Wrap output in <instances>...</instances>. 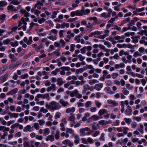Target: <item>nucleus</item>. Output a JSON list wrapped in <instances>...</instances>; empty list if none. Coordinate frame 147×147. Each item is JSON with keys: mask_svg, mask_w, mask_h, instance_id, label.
I'll return each instance as SVG.
<instances>
[{"mask_svg": "<svg viewBox=\"0 0 147 147\" xmlns=\"http://www.w3.org/2000/svg\"><path fill=\"white\" fill-rule=\"evenodd\" d=\"M99 140L103 141H105V134L104 133H102L101 134L99 138Z\"/></svg>", "mask_w": 147, "mask_h": 147, "instance_id": "41", "label": "nucleus"}, {"mask_svg": "<svg viewBox=\"0 0 147 147\" xmlns=\"http://www.w3.org/2000/svg\"><path fill=\"white\" fill-rule=\"evenodd\" d=\"M81 36L80 35H78L76 36L74 38V40L77 41V42L79 43L81 41Z\"/></svg>", "mask_w": 147, "mask_h": 147, "instance_id": "47", "label": "nucleus"}, {"mask_svg": "<svg viewBox=\"0 0 147 147\" xmlns=\"http://www.w3.org/2000/svg\"><path fill=\"white\" fill-rule=\"evenodd\" d=\"M60 133L59 130L57 129L55 133V138L57 140H58L59 138V136L60 135Z\"/></svg>", "mask_w": 147, "mask_h": 147, "instance_id": "48", "label": "nucleus"}, {"mask_svg": "<svg viewBox=\"0 0 147 147\" xmlns=\"http://www.w3.org/2000/svg\"><path fill=\"white\" fill-rule=\"evenodd\" d=\"M107 102L108 104H111L113 107H116L118 105V103L115 100L111 99L107 100Z\"/></svg>", "mask_w": 147, "mask_h": 147, "instance_id": "4", "label": "nucleus"}, {"mask_svg": "<svg viewBox=\"0 0 147 147\" xmlns=\"http://www.w3.org/2000/svg\"><path fill=\"white\" fill-rule=\"evenodd\" d=\"M27 37H25L23 39V41L24 42L26 43L27 45H29L32 43L33 40H32V36H30L28 39V42H27Z\"/></svg>", "mask_w": 147, "mask_h": 147, "instance_id": "5", "label": "nucleus"}, {"mask_svg": "<svg viewBox=\"0 0 147 147\" xmlns=\"http://www.w3.org/2000/svg\"><path fill=\"white\" fill-rule=\"evenodd\" d=\"M46 118H48V119L49 120L52 121L53 118V116L51 115L50 113H47L45 115Z\"/></svg>", "mask_w": 147, "mask_h": 147, "instance_id": "24", "label": "nucleus"}, {"mask_svg": "<svg viewBox=\"0 0 147 147\" xmlns=\"http://www.w3.org/2000/svg\"><path fill=\"white\" fill-rule=\"evenodd\" d=\"M87 144H92L94 142V141L93 139L91 137H89L87 138Z\"/></svg>", "mask_w": 147, "mask_h": 147, "instance_id": "54", "label": "nucleus"}, {"mask_svg": "<svg viewBox=\"0 0 147 147\" xmlns=\"http://www.w3.org/2000/svg\"><path fill=\"white\" fill-rule=\"evenodd\" d=\"M7 9L8 11H16L17 10L14 8V7L11 5H9L7 7Z\"/></svg>", "mask_w": 147, "mask_h": 147, "instance_id": "18", "label": "nucleus"}, {"mask_svg": "<svg viewBox=\"0 0 147 147\" xmlns=\"http://www.w3.org/2000/svg\"><path fill=\"white\" fill-rule=\"evenodd\" d=\"M69 26V24L68 23L64 22L61 24V28H64L65 27L68 28Z\"/></svg>", "mask_w": 147, "mask_h": 147, "instance_id": "38", "label": "nucleus"}, {"mask_svg": "<svg viewBox=\"0 0 147 147\" xmlns=\"http://www.w3.org/2000/svg\"><path fill=\"white\" fill-rule=\"evenodd\" d=\"M75 140L74 141V142L76 144H78L79 142L80 137L78 135H76L74 136Z\"/></svg>", "mask_w": 147, "mask_h": 147, "instance_id": "30", "label": "nucleus"}, {"mask_svg": "<svg viewBox=\"0 0 147 147\" xmlns=\"http://www.w3.org/2000/svg\"><path fill=\"white\" fill-rule=\"evenodd\" d=\"M82 15L79 10L72 11L70 13V15L72 17H74L75 16H82Z\"/></svg>", "mask_w": 147, "mask_h": 147, "instance_id": "6", "label": "nucleus"}, {"mask_svg": "<svg viewBox=\"0 0 147 147\" xmlns=\"http://www.w3.org/2000/svg\"><path fill=\"white\" fill-rule=\"evenodd\" d=\"M64 31L63 30H61L59 31V37L60 38H63L64 37V35H63V33Z\"/></svg>", "mask_w": 147, "mask_h": 147, "instance_id": "53", "label": "nucleus"}, {"mask_svg": "<svg viewBox=\"0 0 147 147\" xmlns=\"http://www.w3.org/2000/svg\"><path fill=\"white\" fill-rule=\"evenodd\" d=\"M130 20V18H128L122 21L121 23V26H123L125 23L128 22Z\"/></svg>", "mask_w": 147, "mask_h": 147, "instance_id": "44", "label": "nucleus"}, {"mask_svg": "<svg viewBox=\"0 0 147 147\" xmlns=\"http://www.w3.org/2000/svg\"><path fill=\"white\" fill-rule=\"evenodd\" d=\"M55 140L54 136L53 135H49L46 139V140L47 141H50L52 142Z\"/></svg>", "mask_w": 147, "mask_h": 147, "instance_id": "19", "label": "nucleus"}, {"mask_svg": "<svg viewBox=\"0 0 147 147\" xmlns=\"http://www.w3.org/2000/svg\"><path fill=\"white\" fill-rule=\"evenodd\" d=\"M29 20V19L28 18H23L22 17L21 18V20L22 22L23 23H24V22H28Z\"/></svg>", "mask_w": 147, "mask_h": 147, "instance_id": "63", "label": "nucleus"}, {"mask_svg": "<svg viewBox=\"0 0 147 147\" xmlns=\"http://www.w3.org/2000/svg\"><path fill=\"white\" fill-rule=\"evenodd\" d=\"M91 118L94 121H97L99 119V117L96 115H94L91 117Z\"/></svg>", "mask_w": 147, "mask_h": 147, "instance_id": "52", "label": "nucleus"}, {"mask_svg": "<svg viewBox=\"0 0 147 147\" xmlns=\"http://www.w3.org/2000/svg\"><path fill=\"white\" fill-rule=\"evenodd\" d=\"M84 90H83V93H85L86 91L89 90L90 89V86L88 84L85 85L83 86Z\"/></svg>", "mask_w": 147, "mask_h": 147, "instance_id": "25", "label": "nucleus"}, {"mask_svg": "<svg viewBox=\"0 0 147 147\" xmlns=\"http://www.w3.org/2000/svg\"><path fill=\"white\" fill-rule=\"evenodd\" d=\"M92 104V102L91 101H88L85 103V107L86 108L90 107L91 106Z\"/></svg>", "mask_w": 147, "mask_h": 147, "instance_id": "36", "label": "nucleus"}, {"mask_svg": "<svg viewBox=\"0 0 147 147\" xmlns=\"http://www.w3.org/2000/svg\"><path fill=\"white\" fill-rule=\"evenodd\" d=\"M125 65L123 63H121L119 64H116L115 65V68L116 69L124 67Z\"/></svg>", "mask_w": 147, "mask_h": 147, "instance_id": "31", "label": "nucleus"}, {"mask_svg": "<svg viewBox=\"0 0 147 147\" xmlns=\"http://www.w3.org/2000/svg\"><path fill=\"white\" fill-rule=\"evenodd\" d=\"M57 84L59 86H61L63 84V79L61 78H58L57 80Z\"/></svg>", "mask_w": 147, "mask_h": 147, "instance_id": "32", "label": "nucleus"}, {"mask_svg": "<svg viewBox=\"0 0 147 147\" xmlns=\"http://www.w3.org/2000/svg\"><path fill=\"white\" fill-rule=\"evenodd\" d=\"M101 16L102 17H104L105 18H107L111 17V13H107V15L105 12L102 13L101 15Z\"/></svg>", "mask_w": 147, "mask_h": 147, "instance_id": "28", "label": "nucleus"}, {"mask_svg": "<svg viewBox=\"0 0 147 147\" xmlns=\"http://www.w3.org/2000/svg\"><path fill=\"white\" fill-rule=\"evenodd\" d=\"M31 12L34 13L35 14L38 16H39V15L41 13L40 11L33 7L31 9Z\"/></svg>", "mask_w": 147, "mask_h": 147, "instance_id": "10", "label": "nucleus"}, {"mask_svg": "<svg viewBox=\"0 0 147 147\" xmlns=\"http://www.w3.org/2000/svg\"><path fill=\"white\" fill-rule=\"evenodd\" d=\"M99 81L96 79H91L89 81V84L90 85H92L95 83H99Z\"/></svg>", "mask_w": 147, "mask_h": 147, "instance_id": "20", "label": "nucleus"}, {"mask_svg": "<svg viewBox=\"0 0 147 147\" xmlns=\"http://www.w3.org/2000/svg\"><path fill=\"white\" fill-rule=\"evenodd\" d=\"M79 131L80 136H84L86 135H89L91 134L93 132L92 130L88 127L80 129Z\"/></svg>", "mask_w": 147, "mask_h": 147, "instance_id": "2", "label": "nucleus"}, {"mask_svg": "<svg viewBox=\"0 0 147 147\" xmlns=\"http://www.w3.org/2000/svg\"><path fill=\"white\" fill-rule=\"evenodd\" d=\"M78 58L79 59L80 61H84L85 59V57L83 56L82 55L80 54L77 56Z\"/></svg>", "mask_w": 147, "mask_h": 147, "instance_id": "56", "label": "nucleus"}, {"mask_svg": "<svg viewBox=\"0 0 147 147\" xmlns=\"http://www.w3.org/2000/svg\"><path fill=\"white\" fill-rule=\"evenodd\" d=\"M61 116V113L59 112H57V113H56L55 116V119H59L60 118Z\"/></svg>", "mask_w": 147, "mask_h": 147, "instance_id": "64", "label": "nucleus"}, {"mask_svg": "<svg viewBox=\"0 0 147 147\" xmlns=\"http://www.w3.org/2000/svg\"><path fill=\"white\" fill-rule=\"evenodd\" d=\"M8 114L9 115L10 117H11L17 118L19 117V114L18 113H11V112H9L8 113Z\"/></svg>", "mask_w": 147, "mask_h": 147, "instance_id": "23", "label": "nucleus"}, {"mask_svg": "<svg viewBox=\"0 0 147 147\" xmlns=\"http://www.w3.org/2000/svg\"><path fill=\"white\" fill-rule=\"evenodd\" d=\"M50 133V130L49 128H45L43 129V135L44 136H46L49 135Z\"/></svg>", "mask_w": 147, "mask_h": 147, "instance_id": "16", "label": "nucleus"}, {"mask_svg": "<svg viewBox=\"0 0 147 147\" xmlns=\"http://www.w3.org/2000/svg\"><path fill=\"white\" fill-rule=\"evenodd\" d=\"M46 107L51 111H54L59 110L61 107V106L56 101H52L49 104L46 103Z\"/></svg>", "mask_w": 147, "mask_h": 147, "instance_id": "1", "label": "nucleus"}, {"mask_svg": "<svg viewBox=\"0 0 147 147\" xmlns=\"http://www.w3.org/2000/svg\"><path fill=\"white\" fill-rule=\"evenodd\" d=\"M59 12L58 11H53V12L52 14L51 15V18L53 19H54L56 18V15H57L58 13Z\"/></svg>", "mask_w": 147, "mask_h": 147, "instance_id": "40", "label": "nucleus"}, {"mask_svg": "<svg viewBox=\"0 0 147 147\" xmlns=\"http://www.w3.org/2000/svg\"><path fill=\"white\" fill-rule=\"evenodd\" d=\"M51 54L52 55L55 54L56 56L59 57L60 55V53L59 52V50H56L55 51L52 53Z\"/></svg>", "mask_w": 147, "mask_h": 147, "instance_id": "39", "label": "nucleus"}, {"mask_svg": "<svg viewBox=\"0 0 147 147\" xmlns=\"http://www.w3.org/2000/svg\"><path fill=\"white\" fill-rule=\"evenodd\" d=\"M62 143L65 145H68L70 147H72L73 145V143L68 139L63 141L62 142Z\"/></svg>", "mask_w": 147, "mask_h": 147, "instance_id": "7", "label": "nucleus"}, {"mask_svg": "<svg viewBox=\"0 0 147 147\" xmlns=\"http://www.w3.org/2000/svg\"><path fill=\"white\" fill-rule=\"evenodd\" d=\"M121 107H124L125 106L124 104L127 106V107H130L129 105V102L128 100H126L124 101H121Z\"/></svg>", "mask_w": 147, "mask_h": 147, "instance_id": "17", "label": "nucleus"}, {"mask_svg": "<svg viewBox=\"0 0 147 147\" xmlns=\"http://www.w3.org/2000/svg\"><path fill=\"white\" fill-rule=\"evenodd\" d=\"M94 103L95 105L98 108H100L102 106V103L99 101L95 100L94 102Z\"/></svg>", "mask_w": 147, "mask_h": 147, "instance_id": "37", "label": "nucleus"}, {"mask_svg": "<svg viewBox=\"0 0 147 147\" xmlns=\"http://www.w3.org/2000/svg\"><path fill=\"white\" fill-rule=\"evenodd\" d=\"M87 19L88 20L92 21L93 20L95 21L97 20V18L96 17H89L87 18Z\"/></svg>", "mask_w": 147, "mask_h": 147, "instance_id": "61", "label": "nucleus"}, {"mask_svg": "<svg viewBox=\"0 0 147 147\" xmlns=\"http://www.w3.org/2000/svg\"><path fill=\"white\" fill-rule=\"evenodd\" d=\"M85 69L84 68H80L76 69V75H77L80 73H81L83 72Z\"/></svg>", "mask_w": 147, "mask_h": 147, "instance_id": "33", "label": "nucleus"}, {"mask_svg": "<svg viewBox=\"0 0 147 147\" xmlns=\"http://www.w3.org/2000/svg\"><path fill=\"white\" fill-rule=\"evenodd\" d=\"M76 119V117L73 115H71L68 118L69 121L72 122L74 121Z\"/></svg>", "mask_w": 147, "mask_h": 147, "instance_id": "35", "label": "nucleus"}, {"mask_svg": "<svg viewBox=\"0 0 147 147\" xmlns=\"http://www.w3.org/2000/svg\"><path fill=\"white\" fill-rule=\"evenodd\" d=\"M6 16L4 14H2L0 16V20L2 22H4L5 20Z\"/></svg>", "mask_w": 147, "mask_h": 147, "instance_id": "50", "label": "nucleus"}, {"mask_svg": "<svg viewBox=\"0 0 147 147\" xmlns=\"http://www.w3.org/2000/svg\"><path fill=\"white\" fill-rule=\"evenodd\" d=\"M59 102L64 107L69 105V103L68 102L65 101L64 99L62 98L60 99Z\"/></svg>", "mask_w": 147, "mask_h": 147, "instance_id": "15", "label": "nucleus"}, {"mask_svg": "<svg viewBox=\"0 0 147 147\" xmlns=\"http://www.w3.org/2000/svg\"><path fill=\"white\" fill-rule=\"evenodd\" d=\"M56 90V85L55 84H52L51 86L49 87L47 89V92H49L51 90Z\"/></svg>", "mask_w": 147, "mask_h": 147, "instance_id": "9", "label": "nucleus"}, {"mask_svg": "<svg viewBox=\"0 0 147 147\" xmlns=\"http://www.w3.org/2000/svg\"><path fill=\"white\" fill-rule=\"evenodd\" d=\"M7 5V3L5 1H0V7L6 6Z\"/></svg>", "mask_w": 147, "mask_h": 147, "instance_id": "45", "label": "nucleus"}, {"mask_svg": "<svg viewBox=\"0 0 147 147\" xmlns=\"http://www.w3.org/2000/svg\"><path fill=\"white\" fill-rule=\"evenodd\" d=\"M139 20L137 17H135L131 21V22L129 23V24L131 26L134 25L135 24V23Z\"/></svg>", "mask_w": 147, "mask_h": 147, "instance_id": "26", "label": "nucleus"}, {"mask_svg": "<svg viewBox=\"0 0 147 147\" xmlns=\"http://www.w3.org/2000/svg\"><path fill=\"white\" fill-rule=\"evenodd\" d=\"M82 143L85 144H87V139H86L85 138H82L81 139Z\"/></svg>", "mask_w": 147, "mask_h": 147, "instance_id": "60", "label": "nucleus"}, {"mask_svg": "<svg viewBox=\"0 0 147 147\" xmlns=\"http://www.w3.org/2000/svg\"><path fill=\"white\" fill-rule=\"evenodd\" d=\"M76 109L75 107H72L71 108H69L67 109L66 110V113H73L75 112Z\"/></svg>", "mask_w": 147, "mask_h": 147, "instance_id": "14", "label": "nucleus"}, {"mask_svg": "<svg viewBox=\"0 0 147 147\" xmlns=\"http://www.w3.org/2000/svg\"><path fill=\"white\" fill-rule=\"evenodd\" d=\"M100 32L98 31H96L94 32L91 33L89 35V37H91L92 36L96 34H100Z\"/></svg>", "mask_w": 147, "mask_h": 147, "instance_id": "49", "label": "nucleus"}, {"mask_svg": "<svg viewBox=\"0 0 147 147\" xmlns=\"http://www.w3.org/2000/svg\"><path fill=\"white\" fill-rule=\"evenodd\" d=\"M107 110L104 109H100L98 111V114L100 115H102L105 113H107Z\"/></svg>", "mask_w": 147, "mask_h": 147, "instance_id": "21", "label": "nucleus"}, {"mask_svg": "<svg viewBox=\"0 0 147 147\" xmlns=\"http://www.w3.org/2000/svg\"><path fill=\"white\" fill-rule=\"evenodd\" d=\"M60 71V69L59 68H57L55 69V70L52 71L51 73L53 75H56L57 74V73L59 72Z\"/></svg>", "mask_w": 147, "mask_h": 147, "instance_id": "42", "label": "nucleus"}, {"mask_svg": "<svg viewBox=\"0 0 147 147\" xmlns=\"http://www.w3.org/2000/svg\"><path fill=\"white\" fill-rule=\"evenodd\" d=\"M122 89L123 90L122 92L123 94L125 95H127L129 94V92L126 88H122Z\"/></svg>", "mask_w": 147, "mask_h": 147, "instance_id": "51", "label": "nucleus"}, {"mask_svg": "<svg viewBox=\"0 0 147 147\" xmlns=\"http://www.w3.org/2000/svg\"><path fill=\"white\" fill-rule=\"evenodd\" d=\"M105 91L107 93L110 94H113V92L111 90L110 88L109 87H106L105 88Z\"/></svg>", "mask_w": 147, "mask_h": 147, "instance_id": "22", "label": "nucleus"}, {"mask_svg": "<svg viewBox=\"0 0 147 147\" xmlns=\"http://www.w3.org/2000/svg\"><path fill=\"white\" fill-rule=\"evenodd\" d=\"M39 125L40 126L44 125L45 123V121L43 119H40L38 121Z\"/></svg>", "mask_w": 147, "mask_h": 147, "instance_id": "46", "label": "nucleus"}, {"mask_svg": "<svg viewBox=\"0 0 147 147\" xmlns=\"http://www.w3.org/2000/svg\"><path fill=\"white\" fill-rule=\"evenodd\" d=\"M34 129L30 125H28L25 127L23 129V131L24 132L33 131Z\"/></svg>", "mask_w": 147, "mask_h": 147, "instance_id": "3", "label": "nucleus"}, {"mask_svg": "<svg viewBox=\"0 0 147 147\" xmlns=\"http://www.w3.org/2000/svg\"><path fill=\"white\" fill-rule=\"evenodd\" d=\"M92 24L91 25H87L86 26L87 28V31L89 32H90L94 30V28L93 26V25Z\"/></svg>", "mask_w": 147, "mask_h": 147, "instance_id": "29", "label": "nucleus"}, {"mask_svg": "<svg viewBox=\"0 0 147 147\" xmlns=\"http://www.w3.org/2000/svg\"><path fill=\"white\" fill-rule=\"evenodd\" d=\"M10 45L12 47H16L18 45V42L17 41H15L14 42H11L10 43Z\"/></svg>", "mask_w": 147, "mask_h": 147, "instance_id": "57", "label": "nucleus"}, {"mask_svg": "<svg viewBox=\"0 0 147 147\" xmlns=\"http://www.w3.org/2000/svg\"><path fill=\"white\" fill-rule=\"evenodd\" d=\"M125 114L127 115H130L132 114V111L130 107H127L125 111Z\"/></svg>", "mask_w": 147, "mask_h": 147, "instance_id": "11", "label": "nucleus"}, {"mask_svg": "<svg viewBox=\"0 0 147 147\" xmlns=\"http://www.w3.org/2000/svg\"><path fill=\"white\" fill-rule=\"evenodd\" d=\"M103 86V85L102 83H100L95 84L94 87V88L98 91H99L101 90Z\"/></svg>", "mask_w": 147, "mask_h": 147, "instance_id": "8", "label": "nucleus"}, {"mask_svg": "<svg viewBox=\"0 0 147 147\" xmlns=\"http://www.w3.org/2000/svg\"><path fill=\"white\" fill-rule=\"evenodd\" d=\"M115 39L117 40H118L117 42H124L123 39H121V36H117L115 37Z\"/></svg>", "mask_w": 147, "mask_h": 147, "instance_id": "43", "label": "nucleus"}, {"mask_svg": "<svg viewBox=\"0 0 147 147\" xmlns=\"http://www.w3.org/2000/svg\"><path fill=\"white\" fill-rule=\"evenodd\" d=\"M118 18V16H116L115 18H111L110 20H109L108 21V23H112L115 21V19H117Z\"/></svg>", "mask_w": 147, "mask_h": 147, "instance_id": "58", "label": "nucleus"}, {"mask_svg": "<svg viewBox=\"0 0 147 147\" xmlns=\"http://www.w3.org/2000/svg\"><path fill=\"white\" fill-rule=\"evenodd\" d=\"M47 38L52 40L54 41L56 40L57 39V37L56 35H50L48 36Z\"/></svg>", "mask_w": 147, "mask_h": 147, "instance_id": "27", "label": "nucleus"}, {"mask_svg": "<svg viewBox=\"0 0 147 147\" xmlns=\"http://www.w3.org/2000/svg\"><path fill=\"white\" fill-rule=\"evenodd\" d=\"M80 12L82 14V16L84 15L88 14L90 12V10L89 9H86L85 10L82 9L80 10Z\"/></svg>", "mask_w": 147, "mask_h": 147, "instance_id": "12", "label": "nucleus"}, {"mask_svg": "<svg viewBox=\"0 0 147 147\" xmlns=\"http://www.w3.org/2000/svg\"><path fill=\"white\" fill-rule=\"evenodd\" d=\"M90 111L92 113H94L97 111V108L95 107H92L90 108Z\"/></svg>", "mask_w": 147, "mask_h": 147, "instance_id": "59", "label": "nucleus"}, {"mask_svg": "<svg viewBox=\"0 0 147 147\" xmlns=\"http://www.w3.org/2000/svg\"><path fill=\"white\" fill-rule=\"evenodd\" d=\"M129 130V128L128 127H125L123 128V132L125 135H126L128 133L127 131Z\"/></svg>", "mask_w": 147, "mask_h": 147, "instance_id": "55", "label": "nucleus"}, {"mask_svg": "<svg viewBox=\"0 0 147 147\" xmlns=\"http://www.w3.org/2000/svg\"><path fill=\"white\" fill-rule=\"evenodd\" d=\"M20 3V2L17 0H12L10 2L11 4H13L15 5H18Z\"/></svg>", "mask_w": 147, "mask_h": 147, "instance_id": "34", "label": "nucleus"}, {"mask_svg": "<svg viewBox=\"0 0 147 147\" xmlns=\"http://www.w3.org/2000/svg\"><path fill=\"white\" fill-rule=\"evenodd\" d=\"M18 89L16 88L8 92L6 94L7 95H12L14 94H16L18 92Z\"/></svg>", "mask_w": 147, "mask_h": 147, "instance_id": "13", "label": "nucleus"}, {"mask_svg": "<svg viewBox=\"0 0 147 147\" xmlns=\"http://www.w3.org/2000/svg\"><path fill=\"white\" fill-rule=\"evenodd\" d=\"M39 125L37 123H34V128L36 130H38L39 129Z\"/></svg>", "mask_w": 147, "mask_h": 147, "instance_id": "62", "label": "nucleus"}]
</instances>
